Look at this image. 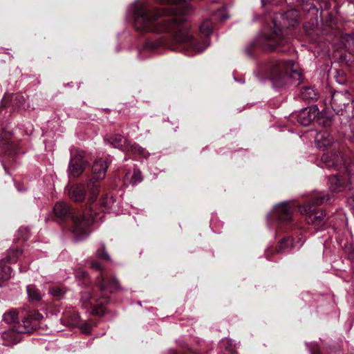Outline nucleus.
I'll use <instances>...</instances> for the list:
<instances>
[{
	"label": "nucleus",
	"mask_w": 354,
	"mask_h": 354,
	"mask_svg": "<svg viewBox=\"0 0 354 354\" xmlns=\"http://www.w3.org/2000/svg\"><path fill=\"white\" fill-rule=\"evenodd\" d=\"M331 120L332 116L326 111H323L319 112L318 111V114L315 118V122H316L319 126L328 127L331 124Z\"/></svg>",
	"instance_id": "393cba45"
},
{
	"label": "nucleus",
	"mask_w": 354,
	"mask_h": 354,
	"mask_svg": "<svg viewBox=\"0 0 354 354\" xmlns=\"http://www.w3.org/2000/svg\"><path fill=\"white\" fill-rule=\"evenodd\" d=\"M154 1L160 6H151L146 0H138L132 5L133 27L141 32L167 35L168 38L147 39L139 50L140 59L148 57L150 53L160 47L193 56L209 46L207 37L212 33V22L207 19L200 26V32L205 38L199 42L194 37L187 23V16L191 10L187 0Z\"/></svg>",
	"instance_id": "f257e3e1"
},
{
	"label": "nucleus",
	"mask_w": 354,
	"mask_h": 354,
	"mask_svg": "<svg viewBox=\"0 0 354 354\" xmlns=\"http://www.w3.org/2000/svg\"><path fill=\"white\" fill-rule=\"evenodd\" d=\"M263 6L271 5V6H278L280 5L283 0H261ZM286 3L288 4H292L293 2L291 0H285Z\"/></svg>",
	"instance_id": "2f4dec72"
},
{
	"label": "nucleus",
	"mask_w": 354,
	"mask_h": 354,
	"mask_svg": "<svg viewBox=\"0 0 354 354\" xmlns=\"http://www.w3.org/2000/svg\"><path fill=\"white\" fill-rule=\"evenodd\" d=\"M104 141L109 143L111 147L118 148L122 151H127L129 141L120 134H113L104 138Z\"/></svg>",
	"instance_id": "6ab92c4d"
},
{
	"label": "nucleus",
	"mask_w": 354,
	"mask_h": 354,
	"mask_svg": "<svg viewBox=\"0 0 354 354\" xmlns=\"http://www.w3.org/2000/svg\"><path fill=\"white\" fill-rule=\"evenodd\" d=\"M22 333H17L16 330L10 328L1 334V337L3 340V344L6 346H10L11 344H15L20 342L21 334Z\"/></svg>",
	"instance_id": "4be33fe9"
},
{
	"label": "nucleus",
	"mask_w": 354,
	"mask_h": 354,
	"mask_svg": "<svg viewBox=\"0 0 354 354\" xmlns=\"http://www.w3.org/2000/svg\"><path fill=\"white\" fill-rule=\"evenodd\" d=\"M316 147L319 150L331 149L329 153H324L322 156V162L328 168H337L340 175H342L350 160L345 158L339 150V144L335 141L333 137L326 131H319L315 138Z\"/></svg>",
	"instance_id": "20e7f679"
},
{
	"label": "nucleus",
	"mask_w": 354,
	"mask_h": 354,
	"mask_svg": "<svg viewBox=\"0 0 354 354\" xmlns=\"http://www.w3.org/2000/svg\"><path fill=\"white\" fill-rule=\"evenodd\" d=\"M2 165H3V167H4L5 170H6V164L4 162V160H2Z\"/></svg>",
	"instance_id": "37998d69"
},
{
	"label": "nucleus",
	"mask_w": 354,
	"mask_h": 354,
	"mask_svg": "<svg viewBox=\"0 0 354 354\" xmlns=\"http://www.w3.org/2000/svg\"><path fill=\"white\" fill-rule=\"evenodd\" d=\"M262 77L268 78L274 88H281L289 84L301 82L302 74L299 65L292 60L272 59L259 69Z\"/></svg>",
	"instance_id": "7ed1b4c3"
},
{
	"label": "nucleus",
	"mask_w": 354,
	"mask_h": 354,
	"mask_svg": "<svg viewBox=\"0 0 354 354\" xmlns=\"http://www.w3.org/2000/svg\"><path fill=\"white\" fill-rule=\"evenodd\" d=\"M171 354H185L184 353L180 351H173Z\"/></svg>",
	"instance_id": "79ce46f5"
},
{
	"label": "nucleus",
	"mask_w": 354,
	"mask_h": 354,
	"mask_svg": "<svg viewBox=\"0 0 354 354\" xmlns=\"http://www.w3.org/2000/svg\"><path fill=\"white\" fill-rule=\"evenodd\" d=\"M330 105L333 110L337 115H342L344 113H347L350 112V109L351 110V113L353 114L354 103L351 99V95L348 91L335 92L331 97Z\"/></svg>",
	"instance_id": "f8f14e48"
},
{
	"label": "nucleus",
	"mask_w": 354,
	"mask_h": 354,
	"mask_svg": "<svg viewBox=\"0 0 354 354\" xmlns=\"http://www.w3.org/2000/svg\"><path fill=\"white\" fill-rule=\"evenodd\" d=\"M336 82L339 84H344L347 82V77L345 73L340 70H337L335 71V75L334 76Z\"/></svg>",
	"instance_id": "7c9ffc66"
},
{
	"label": "nucleus",
	"mask_w": 354,
	"mask_h": 354,
	"mask_svg": "<svg viewBox=\"0 0 354 354\" xmlns=\"http://www.w3.org/2000/svg\"><path fill=\"white\" fill-rule=\"evenodd\" d=\"M332 196L326 192H319L315 195L311 201L304 206L299 207L300 214L305 216L308 224L319 225L323 223L326 214L317 207L331 202Z\"/></svg>",
	"instance_id": "0eeeda50"
},
{
	"label": "nucleus",
	"mask_w": 354,
	"mask_h": 354,
	"mask_svg": "<svg viewBox=\"0 0 354 354\" xmlns=\"http://www.w3.org/2000/svg\"><path fill=\"white\" fill-rule=\"evenodd\" d=\"M86 273L81 269L75 271V277L78 279H86Z\"/></svg>",
	"instance_id": "4c0bfd02"
},
{
	"label": "nucleus",
	"mask_w": 354,
	"mask_h": 354,
	"mask_svg": "<svg viewBox=\"0 0 354 354\" xmlns=\"http://www.w3.org/2000/svg\"><path fill=\"white\" fill-rule=\"evenodd\" d=\"M301 96L304 101L310 102L318 98V93L313 86H305L301 91Z\"/></svg>",
	"instance_id": "b1692460"
},
{
	"label": "nucleus",
	"mask_w": 354,
	"mask_h": 354,
	"mask_svg": "<svg viewBox=\"0 0 354 354\" xmlns=\"http://www.w3.org/2000/svg\"><path fill=\"white\" fill-rule=\"evenodd\" d=\"M88 163L83 151L73 154L71 151V158L68 166V171L73 177H78L82 174Z\"/></svg>",
	"instance_id": "ddd939ff"
},
{
	"label": "nucleus",
	"mask_w": 354,
	"mask_h": 354,
	"mask_svg": "<svg viewBox=\"0 0 354 354\" xmlns=\"http://www.w3.org/2000/svg\"><path fill=\"white\" fill-rule=\"evenodd\" d=\"M68 196L75 202H81L85 198V187L80 184L72 185L68 191Z\"/></svg>",
	"instance_id": "412c9836"
},
{
	"label": "nucleus",
	"mask_w": 354,
	"mask_h": 354,
	"mask_svg": "<svg viewBox=\"0 0 354 354\" xmlns=\"http://www.w3.org/2000/svg\"><path fill=\"white\" fill-rule=\"evenodd\" d=\"M179 346L182 348H186L189 353H195V352L189 346L188 344L185 343H179Z\"/></svg>",
	"instance_id": "ea45409f"
},
{
	"label": "nucleus",
	"mask_w": 354,
	"mask_h": 354,
	"mask_svg": "<svg viewBox=\"0 0 354 354\" xmlns=\"http://www.w3.org/2000/svg\"><path fill=\"white\" fill-rule=\"evenodd\" d=\"M304 241L305 239L301 234L297 235L296 238H284L279 242L277 252H283L290 250H298Z\"/></svg>",
	"instance_id": "dca6fc26"
},
{
	"label": "nucleus",
	"mask_w": 354,
	"mask_h": 354,
	"mask_svg": "<svg viewBox=\"0 0 354 354\" xmlns=\"http://www.w3.org/2000/svg\"><path fill=\"white\" fill-rule=\"evenodd\" d=\"M96 255L100 259L110 260V257L105 251V245L104 244H102L101 248L97 250Z\"/></svg>",
	"instance_id": "72a5a7b5"
},
{
	"label": "nucleus",
	"mask_w": 354,
	"mask_h": 354,
	"mask_svg": "<svg viewBox=\"0 0 354 354\" xmlns=\"http://www.w3.org/2000/svg\"><path fill=\"white\" fill-rule=\"evenodd\" d=\"M21 254V252L19 250H12L9 251L6 258V263H13L17 262Z\"/></svg>",
	"instance_id": "c85d7f7f"
},
{
	"label": "nucleus",
	"mask_w": 354,
	"mask_h": 354,
	"mask_svg": "<svg viewBox=\"0 0 354 354\" xmlns=\"http://www.w3.org/2000/svg\"><path fill=\"white\" fill-rule=\"evenodd\" d=\"M299 17L298 11L294 9L284 13H274L267 23L266 30L245 47L246 54L251 56L252 49L254 48L284 52L283 48L288 47L290 43L289 29L299 24Z\"/></svg>",
	"instance_id": "f03ea898"
},
{
	"label": "nucleus",
	"mask_w": 354,
	"mask_h": 354,
	"mask_svg": "<svg viewBox=\"0 0 354 354\" xmlns=\"http://www.w3.org/2000/svg\"><path fill=\"white\" fill-rule=\"evenodd\" d=\"M24 98L21 94H10L3 97L1 101L3 106L10 107L15 110L24 104Z\"/></svg>",
	"instance_id": "aec40b11"
},
{
	"label": "nucleus",
	"mask_w": 354,
	"mask_h": 354,
	"mask_svg": "<svg viewBox=\"0 0 354 354\" xmlns=\"http://www.w3.org/2000/svg\"><path fill=\"white\" fill-rule=\"evenodd\" d=\"M352 280L354 281V274L352 276Z\"/></svg>",
	"instance_id": "c03bdc74"
},
{
	"label": "nucleus",
	"mask_w": 354,
	"mask_h": 354,
	"mask_svg": "<svg viewBox=\"0 0 354 354\" xmlns=\"http://www.w3.org/2000/svg\"><path fill=\"white\" fill-rule=\"evenodd\" d=\"M107 168L108 163L106 160L104 158H101L94 162L92 167L93 177L87 184L88 190L91 194V199L98 195L99 186L97 181L102 180L105 177Z\"/></svg>",
	"instance_id": "9b49d317"
},
{
	"label": "nucleus",
	"mask_w": 354,
	"mask_h": 354,
	"mask_svg": "<svg viewBox=\"0 0 354 354\" xmlns=\"http://www.w3.org/2000/svg\"><path fill=\"white\" fill-rule=\"evenodd\" d=\"M127 153H129L135 156L136 158H147L150 153L142 147L140 146L136 142L129 143L127 146Z\"/></svg>",
	"instance_id": "5701e85b"
},
{
	"label": "nucleus",
	"mask_w": 354,
	"mask_h": 354,
	"mask_svg": "<svg viewBox=\"0 0 354 354\" xmlns=\"http://www.w3.org/2000/svg\"><path fill=\"white\" fill-rule=\"evenodd\" d=\"M99 299L98 297L95 296H93L90 292H84L81 295L80 301L82 303V306L84 308H92V312L93 314L97 315H102L104 313V310L100 307L98 310L95 307L94 301H96Z\"/></svg>",
	"instance_id": "a211bd4d"
},
{
	"label": "nucleus",
	"mask_w": 354,
	"mask_h": 354,
	"mask_svg": "<svg viewBox=\"0 0 354 354\" xmlns=\"http://www.w3.org/2000/svg\"><path fill=\"white\" fill-rule=\"evenodd\" d=\"M354 178V163L349 162L342 175L336 174L328 178L330 189L332 192H342L347 187L351 189L349 184Z\"/></svg>",
	"instance_id": "1a4fd4ad"
},
{
	"label": "nucleus",
	"mask_w": 354,
	"mask_h": 354,
	"mask_svg": "<svg viewBox=\"0 0 354 354\" xmlns=\"http://www.w3.org/2000/svg\"><path fill=\"white\" fill-rule=\"evenodd\" d=\"M318 114V108L317 106H311L303 109L297 115V120L299 123L303 126L309 125L313 121L315 122V118Z\"/></svg>",
	"instance_id": "f3484780"
},
{
	"label": "nucleus",
	"mask_w": 354,
	"mask_h": 354,
	"mask_svg": "<svg viewBox=\"0 0 354 354\" xmlns=\"http://www.w3.org/2000/svg\"><path fill=\"white\" fill-rule=\"evenodd\" d=\"M308 346L309 347L310 354H319L320 349L317 344L312 343L310 346L308 345Z\"/></svg>",
	"instance_id": "c9c22d12"
},
{
	"label": "nucleus",
	"mask_w": 354,
	"mask_h": 354,
	"mask_svg": "<svg viewBox=\"0 0 354 354\" xmlns=\"http://www.w3.org/2000/svg\"><path fill=\"white\" fill-rule=\"evenodd\" d=\"M267 252H268V251H266V255H267L266 259H268V257Z\"/></svg>",
	"instance_id": "a18cd8bd"
},
{
	"label": "nucleus",
	"mask_w": 354,
	"mask_h": 354,
	"mask_svg": "<svg viewBox=\"0 0 354 354\" xmlns=\"http://www.w3.org/2000/svg\"><path fill=\"white\" fill-rule=\"evenodd\" d=\"M90 266L93 269L96 270H101L102 269L101 263L96 260L91 261Z\"/></svg>",
	"instance_id": "e433bc0d"
},
{
	"label": "nucleus",
	"mask_w": 354,
	"mask_h": 354,
	"mask_svg": "<svg viewBox=\"0 0 354 354\" xmlns=\"http://www.w3.org/2000/svg\"><path fill=\"white\" fill-rule=\"evenodd\" d=\"M91 194H90L85 213L86 218H91V214L97 218V219L92 221L93 223V222H97L102 218V216H100V213L109 211L113 206L115 200L112 196L106 194L102 196L99 203L94 205L93 202L97 195L95 197L94 196L92 199H91Z\"/></svg>",
	"instance_id": "9d476101"
},
{
	"label": "nucleus",
	"mask_w": 354,
	"mask_h": 354,
	"mask_svg": "<svg viewBox=\"0 0 354 354\" xmlns=\"http://www.w3.org/2000/svg\"><path fill=\"white\" fill-rule=\"evenodd\" d=\"M347 203L354 214V195L348 197L347 200Z\"/></svg>",
	"instance_id": "58836bf2"
},
{
	"label": "nucleus",
	"mask_w": 354,
	"mask_h": 354,
	"mask_svg": "<svg viewBox=\"0 0 354 354\" xmlns=\"http://www.w3.org/2000/svg\"><path fill=\"white\" fill-rule=\"evenodd\" d=\"M28 298L31 301H38L41 300L42 295L39 290L35 285H28L26 287Z\"/></svg>",
	"instance_id": "cd10ccee"
},
{
	"label": "nucleus",
	"mask_w": 354,
	"mask_h": 354,
	"mask_svg": "<svg viewBox=\"0 0 354 354\" xmlns=\"http://www.w3.org/2000/svg\"><path fill=\"white\" fill-rule=\"evenodd\" d=\"M223 346H225L226 350H229L232 353L234 351V342L230 339H225L222 342Z\"/></svg>",
	"instance_id": "f704fd0d"
},
{
	"label": "nucleus",
	"mask_w": 354,
	"mask_h": 354,
	"mask_svg": "<svg viewBox=\"0 0 354 354\" xmlns=\"http://www.w3.org/2000/svg\"><path fill=\"white\" fill-rule=\"evenodd\" d=\"M351 141L354 144V130L352 131V135L350 138Z\"/></svg>",
	"instance_id": "a19ab883"
},
{
	"label": "nucleus",
	"mask_w": 354,
	"mask_h": 354,
	"mask_svg": "<svg viewBox=\"0 0 354 354\" xmlns=\"http://www.w3.org/2000/svg\"><path fill=\"white\" fill-rule=\"evenodd\" d=\"M12 270L4 260L0 261V287L1 283L12 277Z\"/></svg>",
	"instance_id": "bb28decb"
},
{
	"label": "nucleus",
	"mask_w": 354,
	"mask_h": 354,
	"mask_svg": "<svg viewBox=\"0 0 354 354\" xmlns=\"http://www.w3.org/2000/svg\"><path fill=\"white\" fill-rule=\"evenodd\" d=\"M99 288L102 292V297H108V292H113L121 289L118 281L115 277L108 275H100L97 277Z\"/></svg>",
	"instance_id": "4468645a"
},
{
	"label": "nucleus",
	"mask_w": 354,
	"mask_h": 354,
	"mask_svg": "<svg viewBox=\"0 0 354 354\" xmlns=\"http://www.w3.org/2000/svg\"><path fill=\"white\" fill-rule=\"evenodd\" d=\"M49 292L54 297L59 298L66 292V290L60 286H53L50 288Z\"/></svg>",
	"instance_id": "c756f323"
},
{
	"label": "nucleus",
	"mask_w": 354,
	"mask_h": 354,
	"mask_svg": "<svg viewBox=\"0 0 354 354\" xmlns=\"http://www.w3.org/2000/svg\"><path fill=\"white\" fill-rule=\"evenodd\" d=\"M0 147L6 156L12 158L17 153V145L14 142L10 131L3 130L0 137Z\"/></svg>",
	"instance_id": "2eb2a0df"
},
{
	"label": "nucleus",
	"mask_w": 354,
	"mask_h": 354,
	"mask_svg": "<svg viewBox=\"0 0 354 354\" xmlns=\"http://www.w3.org/2000/svg\"><path fill=\"white\" fill-rule=\"evenodd\" d=\"M53 212L57 222H61L70 216H72V232L78 241L86 238L90 234L89 227L92 221L97 219L91 214V218H86V213L74 212L70 206L64 202H58L55 204Z\"/></svg>",
	"instance_id": "39448f33"
},
{
	"label": "nucleus",
	"mask_w": 354,
	"mask_h": 354,
	"mask_svg": "<svg viewBox=\"0 0 354 354\" xmlns=\"http://www.w3.org/2000/svg\"><path fill=\"white\" fill-rule=\"evenodd\" d=\"M295 209V205L290 202H283L274 207L272 212L267 215L269 221L277 223L276 233L279 234L283 230V225L288 227L292 226L293 221L292 213Z\"/></svg>",
	"instance_id": "6e6552de"
},
{
	"label": "nucleus",
	"mask_w": 354,
	"mask_h": 354,
	"mask_svg": "<svg viewBox=\"0 0 354 354\" xmlns=\"http://www.w3.org/2000/svg\"><path fill=\"white\" fill-rule=\"evenodd\" d=\"M142 181V176L140 170L134 169L133 173L127 172L124 176V183L133 185H137Z\"/></svg>",
	"instance_id": "a878e982"
},
{
	"label": "nucleus",
	"mask_w": 354,
	"mask_h": 354,
	"mask_svg": "<svg viewBox=\"0 0 354 354\" xmlns=\"http://www.w3.org/2000/svg\"><path fill=\"white\" fill-rule=\"evenodd\" d=\"M19 313L16 309H12L3 315V320L17 333H31L37 328L39 322L43 319V315L37 311L22 308L20 311L22 318L21 323L18 321Z\"/></svg>",
	"instance_id": "423d86ee"
},
{
	"label": "nucleus",
	"mask_w": 354,
	"mask_h": 354,
	"mask_svg": "<svg viewBox=\"0 0 354 354\" xmlns=\"http://www.w3.org/2000/svg\"><path fill=\"white\" fill-rule=\"evenodd\" d=\"M214 16L215 18H217L221 21L226 20L229 17L227 12L225 8L218 9L217 12L214 14Z\"/></svg>",
	"instance_id": "473e14b6"
}]
</instances>
